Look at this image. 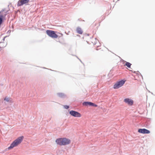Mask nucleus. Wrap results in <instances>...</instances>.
<instances>
[{"label": "nucleus", "mask_w": 155, "mask_h": 155, "mask_svg": "<svg viewBox=\"0 0 155 155\" xmlns=\"http://www.w3.org/2000/svg\"><path fill=\"white\" fill-rule=\"evenodd\" d=\"M64 107L65 108V109H68L69 108V106H68V105H64Z\"/></svg>", "instance_id": "nucleus-16"}, {"label": "nucleus", "mask_w": 155, "mask_h": 155, "mask_svg": "<svg viewBox=\"0 0 155 155\" xmlns=\"http://www.w3.org/2000/svg\"><path fill=\"white\" fill-rule=\"evenodd\" d=\"M139 72L138 71H137H137H134V73H135V74H137V73H136V72Z\"/></svg>", "instance_id": "nucleus-17"}, {"label": "nucleus", "mask_w": 155, "mask_h": 155, "mask_svg": "<svg viewBox=\"0 0 155 155\" xmlns=\"http://www.w3.org/2000/svg\"><path fill=\"white\" fill-rule=\"evenodd\" d=\"M125 65L127 66L128 68H130L131 65V64L129 62H126Z\"/></svg>", "instance_id": "nucleus-13"}, {"label": "nucleus", "mask_w": 155, "mask_h": 155, "mask_svg": "<svg viewBox=\"0 0 155 155\" xmlns=\"http://www.w3.org/2000/svg\"><path fill=\"white\" fill-rule=\"evenodd\" d=\"M89 106L96 107L97 106V105L91 102H90Z\"/></svg>", "instance_id": "nucleus-14"}, {"label": "nucleus", "mask_w": 155, "mask_h": 155, "mask_svg": "<svg viewBox=\"0 0 155 155\" xmlns=\"http://www.w3.org/2000/svg\"><path fill=\"white\" fill-rule=\"evenodd\" d=\"M29 2V0H19L18 2L17 6H20L24 4L28 3Z\"/></svg>", "instance_id": "nucleus-5"}, {"label": "nucleus", "mask_w": 155, "mask_h": 155, "mask_svg": "<svg viewBox=\"0 0 155 155\" xmlns=\"http://www.w3.org/2000/svg\"><path fill=\"white\" fill-rule=\"evenodd\" d=\"M90 102H88V101L84 102H83L82 104H83V105L84 106H87L88 105L89 106V105L90 104Z\"/></svg>", "instance_id": "nucleus-12"}, {"label": "nucleus", "mask_w": 155, "mask_h": 155, "mask_svg": "<svg viewBox=\"0 0 155 155\" xmlns=\"http://www.w3.org/2000/svg\"><path fill=\"white\" fill-rule=\"evenodd\" d=\"M77 31L78 33L80 34H81L83 33V31L82 30L81 28L79 27H78L77 28Z\"/></svg>", "instance_id": "nucleus-11"}, {"label": "nucleus", "mask_w": 155, "mask_h": 155, "mask_svg": "<svg viewBox=\"0 0 155 155\" xmlns=\"http://www.w3.org/2000/svg\"><path fill=\"white\" fill-rule=\"evenodd\" d=\"M62 138H60L57 139L56 140V142L57 143L60 145H62Z\"/></svg>", "instance_id": "nucleus-10"}, {"label": "nucleus", "mask_w": 155, "mask_h": 155, "mask_svg": "<svg viewBox=\"0 0 155 155\" xmlns=\"http://www.w3.org/2000/svg\"><path fill=\"white\" fill-rule=\"evenodd\" d=\"M124 102L130 105H132L134 103L133 100L128 98L125 99H124Z\"/></svg>", "instance_id": "nucleus-8"}, {"label": "nucleus", "mask_w": 155, "mask_h": 155, "mask_svg": "<svg viewBox=\"0 0 155 155\" xmlns=\"http://www.w3.org/2000/svg\"><path fill=\"white\" fill-rule=\"evenodd\" d=\"M1 13V12H0V13Z\"/></svg>", "instance_id": "nucleus-20"}, {"label": "nucleus", "mask_w": 155, "mask_h": 155, "mask_svg": "<svg viewBox=\"0 0 155 155\" xmlns=\"http://www.w3.org/2000/svg\"><path fill=\"white\" fill-rule=\"evenodd\" d=\"M23 138L24 137L23 136L18 137L11 144L10 146L8 148V150L12 149L14 147L17 146L18 144L21 142Z\"/></svg>", "instance_id": "nucleus-1"}, {"label": "nucleus", "mask_w": 155, "mask_h": 155, "mask_svg": "<svg viewBox=\"0 0 155 155\" xmlns=\"http://www.w3.org/2000/svg\"><path fill=\"white\" fill-rule=\"evenodd\" d=\"M125 81L124 80H121L117 82L114 85V88L117 89L122 87L125 83Z\"/></svg>", "instance_id": "nucleus-2"}, {"label": "nucleus", "mask_w": 155, "mask_h": 155, "mask_svg": "<svg viewBox=\"0 0 155 155\" xmlns=\"http://www.w3.org/2000/svg\"><path fill=\"white\" fill-rule=\"evenodd\" d=\"M62 145H66L70 143V140L66 138H62Z\"/></svg>", "instance_id": "nucleus-7"}, {"label": "nucleus", "mask_w": 155, "mask_h": 155, "mask_svg": "<svg viewBox=\"0 0 155 155\" xmlns=\"http://www.w3.org/2000/svg\"><path fill=\"white\" fill-rule=\"evenodd\" d=\"M57 95L58 97L61 98H64L66 97V95L64 93L58 92L57 93Z\"/></svg>", "instance_id": "nucleus-9"}, {"label": "nucleus", "mask_w": 155, "mask_h": 155, "mask_svg": "<svg viewBox=\"0 0 155 155\" xmlns=\"http://www.w3.org/2000/svg\"><path fill=\"white\" fill-rule=\"evenodd\" d=\"M138 132L143 134H149L150 133L149 130L145 128L139 129L138 130Z\"/></svg>", "instance_id": "nucleus-6"}, {"label": "nucleus", "mask_w": 155, "mask_h": 155, "mask_svg": "<svg viewBox=\"0 0 155 155\" xmlns=\"http://www.w3.org/2000/svg\"><path fill=\"white\" fill-rule=\"evenodd\" d=\"M78 58L79 60L81 62H82L81 61V60L80 59H79V58Z\"/></svg>", "instance_id": "nucleus-19"}, {"label": "nucleus", "mask_w": 155, "mask_h": 155, "mask_svg": "<svg viewBox=\"0 0 155 155\" xmlns=\"http://www.w3.org/2000/svg\"><path fill=\"white\" fill-rule=\"evenodd\" d=\"M47 34L50 37L53 38H56L58 37V35L53 31L47 30L46 31Z\"/></svg>", "instance_id": "nucleus-3"}, {"label": "nucleus", "mask_w": 155, "mask_h": 155, "mask_svg": "<svg viewBox=\"0 0 155 155\" xmlns=\"http://www.w3.org/2000/svg\"><path fill=\"white\" fill-rule=\"evenodd\" d=\"M69 114L71 116L75 117H80L81 116V114L76 111L71 110L69 111Z\"/></svg>", "instance_id": "nucleus-4"}, {"label": "nucleus", "mask_w": 155, "mask_h": 155, "mask_svg": "<svg viewBox=\"0 0 155 155\" xmlns=\"http://www.w3.org/2000/svg\"><path fill=\"white\" fill-rule=\"evenodd\" d=\"M7 37V36H6L4 38V39H3V40H5V38H6Z\"/></svg>", "instance_id": "nucleus-18"}, {"label": "nucleus", "mask_w": 155, "mask_h": 155, "mask_svg": "<svg viewBox=\"0 0 155 155\" xmlns=\"http://www.w3.org/2000/svg\"><path fill=\"white\" fill-rule=\"evenodd\" d=\"M4 100L7 102H9L10 101V98L8 97H5L4 98Z\"/></svg>", "instance_id": "nucleus-15"}]
</instances>
